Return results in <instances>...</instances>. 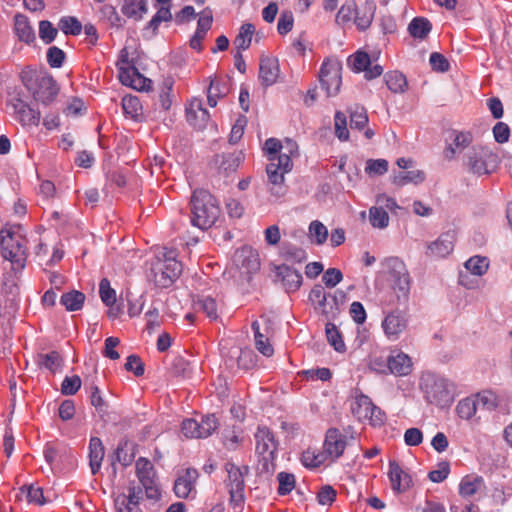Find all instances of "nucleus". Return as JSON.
Here are the masks:
<instances>
[{
    "label": "nucleus",
    "instance_id": "obj_4",
    "mask_svg": "<svg viewBox=\"0 0 512 512\" xmlns=\"http://www.w3.org/2000/svg\"><path fill=\"white\" fill-rule=\"evenodd\" d=\"M26 239L22 227L16 224H5L0 230V254L6 260L24 266L26 259Z\"/></svg>",
    "mask_w": 512,
    "mask_h": 512
},
{
    "label": "nucleus",
    "instance_id": "obj_22",
    "mask_svg": "<svg viewBox=\"0 0 512 512\" xmlns=\"http://www.w3.org/2000/svg\"><path fill=\"white\" fill-rule=\"evenodd\" d=\"M413 363L411 358L400 350H393L389 354V374L407 376L411 373Z\"/></svg>",
    "mask_w": 512,
    "mask_h": 512
},
{
    "label": "nucleus",
    "instance_id": "obj_57",
    "mask_svg": "<svg viewBox=\"0 0 512 512\" xmlns=\"http://www.w3.org/2000/svg\"><path fill=\"white\" fill-rule=\"evenodd\" d=\"M278 493L280 495L289 494L295 486V477L293 474L281 472L278 474Z\"/></svg>",
    "mask_w": 512,
    "mask_h": 512
},
{
    "label": "nucleus",
    "instance_id": "obj_29",
    "mask_svg": "<svg viewBox=\"0 0 512 512\" xmlns=\"http://www.w3.org/2000/svg\"><path fill=\"white\" fill-rule=\"evenodd\" d=\"M15 33L21 41L31 43L35 40V33L25 15L17 14L14 19Z\"/></svg>",
    "mask_w": 512,
    "mask_h": 512
},
{
    "label": "nucleus",
    "instance_id": "obj_12",
    "mask_svg": "<svg viewBox=\"0 0 512 512\" xmlns=\"http://www.w3.org/2000/svg\"><path fill=\"white\" fill-rule=\"evenodd\" d=\"M217 419L214 415L201 418V422L195 419H185L181 424V432L186 438H206L217 429Z\"/></svg>",
    "mask_w": 512,
    "mask_h": 512
},
{
    "label": "nucleus",
    "instance_id": "obj_53",
    "mask_svg": "<svg viewBox=\"0 0 512 512\" xmlns=\"http://www.w3.org/2000/svg\"><path fill=\"white\" fill-rule=\"evenodd\" d=\"M388 171V161L385 159H370L366 163L365 172L370 176L383 175Z\"/></svg>",
    "mask_w": 512,
    "mask_h": 512
},
{
    "label": "nucleus",
    "instance_id": "obj_28",
    "mask_svg": "<svg viewBox=\"0 0 512 512\" xmlns=\"http://www.w3.org/2000/svg\"><path fill=\"white\" fill-rule=\"evenodd\" d=\"M484 488V480L480 476L467 475L462 478L459 484V494L463 497H470Z\"/></svg>",
    "mask_w": 512,
    "mask_h": 512
},
{
    "label": "nucleus",
    "instance_id": "obj_55",
    "mask_svg": "<svg viewBox=\"0 0 512 512\" xmlns=\"http://www.w3.org/2000/svg\"><path fill=\"white\" fill-rule=\"evenodd\" d=\"M143 486L132 484L128 488V494H119L118 496H123L126 501L124 504L138 506L140 500L143 498Z\"/></svg>",
    "mask_w": 512,
    "mask_h": 512
},
{
    "label": "nucleus",
    "instance_id": "obj_36",
    "mask_svg": "<svg viewBox=\"0 0 512 512\" xmlns=\"http://www.w3.org/2000/svg\"><path fill=\"white\" fill-rule=\"evenodd\" d=\"M121 104L126 117L138 120L142 115V105L138 97L126 95L122 98Z\"/></svg>",
    "mask_w": 512,
    "mask_h": 512
},
{
    "label": "nucleus",
    "instance_id": "obj_8",
    "mask_svg": "<svg viewBox=\"0 0 512 512\" xmlns=\"http://www.w3.org/2000/svg\"><path fill=\"white\" fill-rule=\"evenodd\" d=\"M256 453L259 455L261 472L272 473L275 469V455L278 442L273 432L266 426H259L255 433Z\"/></svg>",
    "mask_w": 512,
    "mask_h": 512
},
{
    "label": "nucleus",
    "instance_id": "obj_40",
    "mask_svg": "<svg viewBox=\"0 0 512 512\" xmlns=\"http://www.w3.org/2000/svg\"><path fill=\"white\" fill-rule=\"evenodd\" d=\"M252 329L254 331L256 349L266 357L272 356L274 353L273 346L269 339L260 332L259 323L257 321L252 323Z\"/></svg>",
    "mask_w": 512,
    "mask_h": 512
},
{
    "label": "nucleus",
    "instance_id": "obj_42",
    "mask_svg": "<svg viewBox=\"0 0 512 512\" xmlns=\"http://www.w3.org/2000/svg\"><path fill=\"white\" fill-rule=\"evenodd\" d=\"M369 368L379 374H389V355L376 351L370 355Z\"/></svg>",
    "mask_w": 512,
    "mask_h": 512
},
{
    "label": "nucleus",
    "instance_id": "obj_18",
    "mask_svg": "<svg viewBox=\"0 0 512 512\" xmlns=\"http://www.w3.org/2000/svg\"><path fill=\"white\" fill-rule=\"evenodd\" d=\"M478 405L486 410L506 411L509 405V398L505 393H498L493 390H483L475 394Z\"/></svg>",
    "mask_w": 512,
    "mask_h": 512
},
{
    "label": "nucleus",
    "instance_id": "obj_64",
    "mask_svg": "<svg viewBox=\"0 0 512 512\" xmlns=\"http://www.w3.org/2000/svg\"><path fill=\"white\" fill-rule=\"evenodd\" d=\"M293 25H294V18H293L292 12L284 11L278 20L277 30H278L279 34L285 35L292 30Z\"/></svg>",
    "mask_w": 512,
    "mask_h": 512
},
{
    "label": "nucleus",
    "instance_id": "obj_3",
    "mask_svg": "<svg viewBox=\"0 0 512 512\" xmlns=\"http://www.w3.org/2000/svg\"><path fill=\"white\" fill-rule=\"evenodd\" d=\"M379 275L394 291L398 303L406 302L410 291V275L403 260L388 257L381 262Z\"/></svg>",
    "mask_w": 512,
    "mask_h": 512
},
{
    "label": "nucleus",
    "instance_id": "obj_47",
    "mask_svg": "<svg viewBox=\"0 0 512 512\" xmlns=\"http://www.w3.org/2000/svg\"><path fill=\"white\" fill-rule=\"evenodd\" d=\"M348 66L355 72H364L371 65L370 56L363 51H357L348 60Z\"/></svg>",
    "mask_w": 512,
    "mask_h": 512
},
{
    "label": "nucleus",
    "instance_id": "obj_17",
    "mask_svg": "<svg viewBox=\"0 0 512 512\" xmlns=\"http://www.w3.org/2000/svg\"><path fill=\"white\" fill-rule=\"evenodd\" d=\"M8 105L12 108L15 119L22 126H37L40 122V112L31 108L22 99L14 97L9 100Z\"/></svg>",
    "mask_w": 512,
    "mask_h": 512
},
{
    "label": "nucleus",
    "instance_id": "obj_63",
    "mask_svg": "<svg viewBox=\"0 0 512 512\" xmlns=\"http://www.w3.org/2000/svg\"><path fill=\"white\" fill-rule=\"evenodd\" d=\"M343 279L342 272L337 268H329L325 271L322 277L323 283L328 288H333L339 284Z\"/></svg>",
    "mask_w": 512,
    "mask_h": 512
},
{
    "label": "nucleus",
    "instance_id": "obj_60",
    "mask_svg": "<svg viewBox=\"0 0 512 512\" xmlns=\"http://www.w3.org/2000/svg\"><path fill=\"white\" fill-rule=\"evenodd\" d=\"M450 473V465L448 462L443 461L437 465L435 470H432L428 474V478L434 483L443 482Z\"/></svg>",
    "mask_w": 512,
    "mask_h": 512
},
{
    "label": "nucleus",
    "instance_id": "obj_33",
    "mask_svg": "<svg viewBox=\"0 0 512 512\" xmlns=\"http://www.w3.org/2000/svg\"><path fill=\"white\" fill-rule=\"evenodd\" d=\"M302 464L307 468H317L321 465L330 464L324 451L308 448L302 453Z\"/></svg>",
    "mask_w": 512,
    "mask_h": 512
},
{
    "label": "nucleus",
    "instance_id": "obj_49",
    "mask_svg": "<svg viewBox=\"0 0 512 512\" xmlns=\"http://www.w3.org/2000/svg\"><path fill=\"white\" fill-rule=\"evenodd\" d=\"M373 11L371 7L364 6L359 9L356 8L354 14V23L359 30H366L372 23Z\"/></svg>",
    "mask_w": 512,
    "mask_h": 512
},
{
    "label": "nucleus",
    "instance_id": "obj_25",
    "mask_svg": "<svg viewBox=\"0 0 512 512\" xmlns=\"http://www.w3.org/2000/svg\"><path fill=\"white\" fill-rule=\"evenodd\" d=\"M482 157H488L496 159V155H494L490 150L482 146H474L472 148V153L468 156V165L473 173L478 175L488 174L489 170L485 161Z\"/></svg>",
    "mask_w": 512,
    "mask_h": 512
},
{
    "label": "nucleus",
    "instance_id": "obj_44",
    "mask_svg": "<svg viewBox=\"0 0 512 512\" xmlns=\"http://www.w3.org/2000/svg\"><path fill=\"white\" fill-rule=\"evenodd\" d=\"M425 179V174L421 170H412L400 172L393 177V183L397 186H404L409 183L419 184Z\"/></svg>",
    "mask_w": 512,
    "mask_h": 512
},
{
    "label": "nucleus",
    "instance_id": "obj_48",
    "mask_svg": "<svg viewBox=\"0 0 512 512\" xmlns=\"http://www.w3.org/2000/svg\"><path fill=\"white\" fill-rule=\"evenodd\" d=\"M356 12V5L354 2H346L344 3L340 9L338 10L335 22L337 25L345 27L348 23L351 22L354 14Z\"/></svg>",
    "mask_w": 512,
    "mask_h": 512
},
{
    "label": "nucleus",
    "instance_id": "obj_31",
    "mask_svg": "<svg viewBox=\"0 0 512 512\" xmlns=\"http://www.w3.org/2000/svg\"><path fill=\"white\" fill-rule=\"evenodd\" d=\"M432 30L431 22L425 17H415L411 20L408 25L409 34L418 40H424L427 38Z\"/></svg>",
    "mask_w": 512,
    "mask_h": 512
},
{
    "label": "nucleus",
    "instance_id": "obj_61",
    "mask_svg": "<svg viewBox=\"0 0 512 512\" xmlns=\"http://www.w3.org/2000/svg\"><path fill=\"white\" fill-rule=\"evenodd\" d=\"M172 19V14L169 6H163L158 9L156 14L149 22V27L156 30L161 22H168Z\"/></svg>",
    "mask_w": 512,
    "mask_h": 512
},
{
    "label": "nucleus",
    "instance_id": "obj_43",
    "mask_svg": "<svg viewBox=\"0 0 512 512\" xmlns=\"http://www.w3.org/2000/svg\"><path fill=\"white\" fill-rule=\"evenodd\" d=\"M350 128L363 130L368 124L367 111L363 106L355 105L349 110Z\"/></svg>",
    "mask_w": 512,
    "mask_h": 512
},
{
    "label": "nucleus",
    "instance_id": "obj_13",
    "mask_svg": "<svg viewBox=\"0 0 512 512\" xmlns=\"http://www.w3.org/2000/svg\"><path fill=\"white\" fill-rule=\"evenodd\" d=\"M136 475L140 484L144 487L145 494L149 499H157L160 496L155 481V471L152 463L146 458H139L135 463Z\"/></svg>",
    "mask_w": 512,
    "mask_h": 512
},
{
    "label": "nucleus",
    "instance_id": "obj_23",
    "mask_svg": "<svg viewBox=\"0 0 512 512\" xmlns=\"http://www.w3.org/2000/svg\"><path fill=\"white\" fill-rule=\"evenodd\" d=\"M280 74L278 60L274 57H262L259 64V80L264 86L276 83Z\"/></svg>",
    "mask_w": 512,
    "mask_h": 512
},
{
    "label": "nucleus",
    "instance_id": "obj_9",
    "mask_svg": "<svg viewBox=\"0 0 512 512\" xmlns=\"http://www.w3.org/2000/svg\"><path fill=\"white\" fill-rule=\"evenodd\" d=\"M116 66L118 68V78L123 85L139 91L150 87L151 81L138 71L134 60L129 57L127 47L120 51Z\"/></svg>",
    "mask_w": 512,
    "mask_h": 512
},
{
    "label": "nucleus",
    "instance_id": "obj_7",
    "mask_svg": "<svg viewBox=\"0 0 512 512\" xmlns=\"http://www.w3.org/2000/svg\"><path fill=\"white\" fill-rule=\"evenodd\" d=\"M225 471L228 475L225 483L230 494L231 509L233 512H242L245 503L244 477L248 474L249 468L245 465L237 466L232 462H227L225 464Z\"/></svg>",
    "mask_w": 512,
    "mask_h": 512
},
{
    "label": "nucleus",
    "instance_id": "obj_38",
    "mask_svg": "<svg viewBox=\"0 0 512 512\" xmlns=\"http://www.w3.org/2000/svg\"><path fill=\"white\" fill-rule=\"evenodd\" d=\"M36 362L40 367H44L52 373H56L62 366V358L56 351L47 354H39L36 358Z\"/></svg>",
    "mask_w": 512,
    "mask_h": 512
},
{
    "label": "nucleus",
    "instance_id": "obj_50",
    "mask_svg": "<svg viewBox=\"0 0 512 512\" xmlns=\"http://www.w3.org/2000/svg\"><path fill=\"white\" fill-rule=\"evenodd\" d=\"M60 30L66 35H79L82 31V24L75 17H63L59 21Z\"/></svg>",
    "mask_w": 512,
    "mask_h": 512
},
{
    "label": "nucleus",
    "instance_id": "obj_10",
    "mask_svg": "<svg viewBox=\"0 0 512 512\" xmlns=\"http://www.w3.org/2000/svg\"><path fill=\"white\" fill-rule=\"evenodd\" d=\"M319 82L328 97L336 96L342 84V64L336 58H326L319 71Z\"/></svg>",
    "mask_w": 512,
    "mask_h": 512
},
{
    "label": "nucleus",
    "instance_id": "obj_39",
    "mask_svg": "<svg viewBox=\"0 0 512 512\" xmlns=\"http://www.w3.org/2000/svg\"><path fill=\"white\" fill-rule=\"evenodd\" d=\"M477 406L478 403L476 401L475 395H473L458 402L456 406V413L460 418L464 420H470L475 416Z\"/></svg>",
    "mask_w": 512,
    "mask_h": 512
},
{
    "label": "nucleus",
    "instance_id": "obj_26",
    "mask_svg": "<svg viewBox=\"0 0 512 512\" xmlns=\"http://www.w3.org/2000/svg\"><path fill=\"white\" fill-rule=\"evenodd\" d=\"M230 91L229 80L215 77L211 80L207 91V99L210 107L217 105L218 99L225 97Z\"/></svg>",
    "mask_w": 512,
    "mask_h": 512
},
{
    "label": "nucleus",
    "instance_id": "obj_27",
    "mask_svg": "<svg viewBox=\"0 0 512 512\" xmlns=\"http://www.w3.org/2000/svg\"><path fill=\"white\" fill-rule=\"evenodd\" d=\"M451 140L452 142L445 150L448 158H452L457 153H462L472 143L473 136L470 132L453 131Z\"/></svg>",
    "mask_w": 512,
    "mask_h": 512
},
{
    "label": "nucleus",
    "instance_id": "obj_41",
    "mask_svg": "<svg viewBox=\"0 0 512 512\" xmlns=\"http://www.w3.org/2000/svg\"><path fill=\"white\" fill-rule=\"evenodd\" d=\"M255 33V26L251 23H245L240 27L234 44L238 50H246L249 48L253 35Z\"/></svg>",
    "mask_w": 512,
    "mask_h": 512
},
{
    "label": "nucleus",
    "instance_id": "obj_21",
    "mask_svg": "<svg viewBox=\"0 0 512 512\" xmlns=\"http://www.w3.org/2000/svg\"><path fill=\"white\" fill-rule=\"evenodd\" d=\"M276 277L282 282L286 292L297 291L302 284V275L294 268L282 264L275 269Z\"/></svg>",
    "mask_w": 512,
    "mask_h": 512
},
{
    "label": "nucleus",
    "instance_id": "obj_20",
    "mask_svg": "<svg viewBox=\"0 0 512 512\" xmlns=\"http://www.w3.org/2000/svg\"><path fill=\"white\" fill-rule=\"evenodd\" d=\"M198 478L196 469L187 468L177 477L174 484V491L177 497L187 498L195 491V483Z\"/></svg>",
    "mask_w": 512,
    "mask_h": 512
},
{
    "label": "nucleus",
    "instance_id": "obj_62",
    "mask_svg": "<svg viewBox=\"0 0 512 512\" xmlns=\"http://www.w3.org/2000/svg\"><path fill=\"white\" fill-rule=\"evenodd\" d=\"M81 387L79 376L66 377L61 385V392L64 395H74Z\"/></svg>",
    "mask_w": 512,
    "mask_h": 512
},
{
    "label": "nucleus",
    "instance_id": "obj_35",
    "mask_svg": "<svg viewBox=\"0 0 512 512\" xmlns=\"http://www.w3.org/2000/svg\"><path fill=\"white\" fill-rule=\"evenodd\" d=\"M85 299L86 297L84 293L72 290L61 296L60 303L67 311H78L83 307Z\"/></svg>",
    "mask_w": 512,
    "mask_h": 512
},
{
    "label": "nucleus",
    "instance_id": "obj_2",
    "mask_svg": "<svg viewBox=\"0 0 512 512\" xmlns=\"http://www.w3.org/2000/svg\"><path fill=\"white\" fill-rule=\"evenodd\" d=\"M191 223L202 230L210 228L220 216L216 198L207 190H195L191 197Z\"/></svg>",
    "mask_w": 512,
    "mask_h": 512
},
{
    "label": "nucleus",
    "instance_id": "obj_58",
    "mask_svg": "<svg viewBox=\"0 0 512 512\" xmlns=\"http://www.w3.org/2000/svg\"><path fill=\"white\" fill-rule=\"evenodd\" d=\"M58 31L53 27L51 22L47 20L40 21L39 23V37L46 44L51 43L57 36Z\"/></svg>",
    "mask_w": 512,
    "mask_h": 512
},
{
    "label": "nucleus",
    "instance_id": "obj_1",
    "mask_svg": "<svg viewBox=\"0 0 512 512\" xmlns=\"http://www.w3.org/2000/svg\"><path fill=\"white\" fill-rule=\"evenodd\" d=\"M263 151L268 160L266 172L270 192L276 197L283 196L286 192L284 175L292 170V158L298 156V145L291 139H286L282 144L276 138H269L265 141Z\"/></svg>",
    "mask_w": 512,
    "mask_h": 512
},
{
    "label": "nucleus",
    "instance_id": "obj_5",
    "mask_svg": "<svg viewBox=\"0 0 512 512\" xmlns=\"http://www.w3.org/2000/svg\"><path fill=\"white\" fill-rule=\"evenodd\" d=\"M151 279L159 288H168L180 276L181 263L176 259V251L164 248L151 262Z\"/></svg>",
    "mask_w": 512,
    "mask_h": 512
},
{
    "label": "nucleus",
    "instance_id": "obj_51",
    "mask_svg": "<svg viewBox=\"0 0 512 512\" xmlns=\"http://www.w3.org/2000/svg\"><path fill=\"white\" fill-rule=\"evenodd\" d=\"M335 134L341 141H347L349 139V131L347 129V118L346 115L337 111L334 116Z\"/></svg>",
    "mask_w": 512,
    "mask_h": 512
},
{
    "label": "nucleus",
    "instance_id": "obj_45",
    "mask_svg": "<svg viewBox=\"0 0 512 512\" xmlns=\"http://www.w3.org/2000/svg\"><path fill=\"white\" fill-rule=\"evenodd\" d=\"M369 222L374 228L385 229L389 225V215L382 207L372 206L369 209Z\"/></svg>",
    "mask_w": 512,
    "mask_h": 512
},
{
    "label": "nucleus",
    "instance_id": "obj_15",
    "mask_svg": "<svg viewBox=\"0 0 512 512\" xmlns=\"http://www.w3.org/2000/svg\"><path fill=\"white\" fill-rule=\"evenodd\" d=\"M233 264L243 275L256 273L261 265L258 252L250 246H243L235 251Z\"/></svg>",
    "mask_w": 512,
    "mask_h": 512
},
{
    "label": "nucleus",
    "instance_id": "obj_59",
    "mask_svg": "<svg viewBox=\"0 0 512 512\" xmlns=\"http://www.w3.org/2000/svg\"><path fill=\"white\" fill-rule=\"evenodd\" d=\"M65 61V53L62 49L52 46L47 51V62L52 68H60Z\"/></svg>",
    "mask_w": 512,
    "mask_h": 512
},
{
    "label": "nucleus",
    "instance_id": "obj_46",
    "mask_svg": "<svg viewBox=\"0 0 512 512\" xmlns=\"http://www.w3.org/2000/svg\"><path fill=\"white\" fill-rule=\"evenodd\" d=\"M465 268L476 276L484 275L489 268V260L483 256H473L465 262Z\"/></svg>",
    "mask_w": 512,
    "mask_h": 512
},
{
    "label": "nucleus",
    "instance_id": "obj_16",
    "mask_svg": "<svg viewBox=\"0 0 512 512\" xmlns=\"http://www.w3.org/2000/svg\"><path fill=\"white\" fill-rule=\"evenodd\" d=\"M381 326L388 340L396 341L406 330L408 319L404 312L394 310L384 317Z\"/></svg>",
    "mask_w": 512,
    "mask_h": 512
},
{
    "label": "nucleus",
    "instance_id": "obj_14",
    "mask_svg": "<svg viewBox=\"0 0 512 512\" xmlns=\"http://www.w3.org/2000/svg\"><path fill=\"white\" fill-rule=\"evenodd\" d=\"M348 445V437L336 428H330L326 432L323 443V451L330 463L340 458Z\"/></svg>",
    "mask_w": 512,
    "mask_h": 512
},
{
    "label": "nucleus",
    "instance_id": "obj_52",
    "mask_svg": "<svg viewBox=\"0 0 512 512\" xmlns=\"http://www.w3.org/2000/svg\"><path fill=\"white\" fill-rule=\"evenodd\" d=\"M99 294L102 302L105 305H111L116 303V292L110 286L108 279L103 278L99 283Z\"/></svg>",
    "mask_w": 512,
    "mask_h": 512
},
{
    "label": "nucleus",
    "instance_id": "obj_24",
    "mask_svg": "<svg viewBox=\"0 0 512 512\" xmlns=\"http://www.w3.org/2000/svg\"><path fill=\"white\" fill-rule=\"evenodd\" d=\"M454 242V232L443 233L438 237L437 240L431 242L428 245L427 254L438 258L446 257L453 251Z\"/></svg>",
    "mask_w": 512,
    "mask_h": 512
},
{
    "label": "nucleus",
    "instance_id": "obj_30",
    "mask_svg": "<svg viewBox=\"0 0 512 512\" xmlns=\"http://www.w3.org/2000/svg\"><path fill=\"white\" fill-rule=\"evenodd\" d=\"M121 12L128 18L140 20L147 12L146 0H122Z\"/></svg>",
    "mask_w": 512,
    "mask_h": 512
},
{
    "label": "nucleus",
    "instance_id": "obj_6",
    "mask_svg": "<svg viewBox=\"0 0 512 512\" xmlns=\"http://www.w3.org/2000/svg\"><path fill=\"white\" fill-rule=\"evenodd\" d=\"M420 389L428 403L441 408L450 406L454 400L453 385L447 379L430 372L422 374Z\"/></svg>",
    "mask_w": 512,
    "mask_h": 512
},
{
    "label": "nucleus",
    "instance_id": "obj_54",
    "mask_svg": "<svg viewBox=\"0 0 512 512\" xmlns=\"http://www.w3.org/2000/svg\"><path fill=\"white\" fill-rule=\"evenodd\" d=\"M198 310L202 311L212 320L217 319V303L216 301L211 297H205L201 300H199L197 303Z\"/></svg>",
    "mask_w": 512,
    "mask_h": 512
},
{
    "label": "nucleus",
    "instance_id": "obj_56",
    "mask_svg": "<svg viewBox=\"0 0 512 512\" xmlns=\"http://www.w3.org/2000/svg\"><path fill=\"white\" fill-rule=\"evenodd\" d=\"M309 300L316 308L324 311L327 300L324 288L321 285H315L309 293Z\"/></svg>",
    "mask_w": 512,
    "mask_h": 512
},
{
    "label": "nucleus",
    "instance_id": "obj_34",
    "mask_svg": "<svg viewBox=\"0 0 512 512\" xmlns=\"http://www.w3.org/2000/svg\"><path fill=\"white\" fill-rule=\"evenodd\" d=\"M329 233L327 227L319 220H314L308 227V238L314 245L321 246L328 239Z\"/></svg>",
    "mask_w": 512,
    "mask_h": 512
},
{
    "label": "nucleus",
    "instance_id": "obj_11",
    "mask_svg": "<svg viewBox=\"0 0 512 512\" xmlns=\"http://www.w3.org/2000/svg\"><path fill=\"white\" fill-rule=\"evenodd\" d=\"M351 411L359 421H368L372 425H381L384 422V413L366 395L360 394L354 398Z\"/></svg>",
    "mask_w": 512,
    "mask_h": 512
},
{
    "label": "nucleus",
    "instance_id": "obj_19",
    "mask_svg": "<svg viewBox=\"0 0 512 512\" xmlns=\"http://www.w3.org/2000/svg\"><path fill=\"white\" fill-rule=\"evenodd\" d=\"M388 477L394 491L405 492L413 485L412 477L395 460L389 462Z\"/></svg>",
    "mask_w": 512,
    "mask_h": 512
},
{
    "label": "nucleus",
    "instance_id": "obj_32",
    "mask_svg": "<svg viewBox=\"0 0 512 512\" xmlns=\"http://www.w3.org/2000/svg\"><path fill=\"white\" fill-rule=\"evenodd\" d=\"M104 458V447L99 438H91L89 443L90 467L93 474H96Z\"/></svg>",
    "mask_w": 512,
    "mask_h": 512
},
{
    "label": "nucleus",
    "instance_id": "obj_37",
    "mask_svg": "<svg viewBox=\"0 0 512 512\" xmlns=\"http://www.w3.org/2000/svg\"><path fill=\"white\" fill-rule=\"evenodd\" d=\"M384 80L388 89L393 93H403L407 88L406 77L398 71L386 73Z\"/></svg>",
    "mask_w": 512,
    "mask_h": 512
}]
</instances>
